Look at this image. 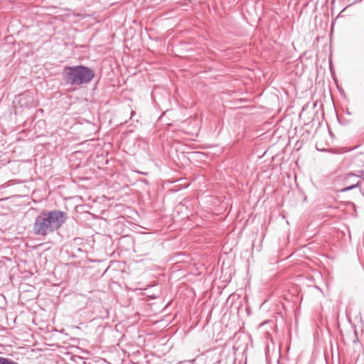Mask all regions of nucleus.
Masks as SVG:
<instances>
[{
    "label": "nucleus",
    "instance_id": "1",
    "mask_svg": "<svg viewBox=\"0 0 364 364\" xmlns=\"http://www.w3.org/2000/svg\"><path fill=\"white\" fill-rule=\"evenodd\" d=\"M66 213L54 210H43L38 215L33 225V231L36 235L46 236L58 230L67 220Z\"/></svg>",
    "mask_w": 364,
    "mask_h": 364
},
{
    "label": "nucleus",
    "instance_id": "2",
    "mask_svg": "<svg viewBox=\"0 0 364 364\" xmlns=\"http://www.w3.org/2000/svg\"><path fill=\"white\" fill-rule=\"evenodd\" d=\"M65 85L71 86L89 83L94 77L93 70L86 66H68L63 72Z\"/></svg>",
    "mask_w": 364,
    "mask_h": 364
},
{
    "label": "nucleus",
    "instance_id": "3",
    "mask_svg": "<svg viewBox=\"0 0 364 364\" xmlns=\"http://www.w3.org/2000/svg\"><path fill=\"white\" fill-rule=\"evenodd\" d=\"M341 180L343 186L341 191L346 192L358 188L359 176L350 173L342 176Z\"/></svg>",
    "mask_w": 364,
    "mask_h": 364
},
{
    "label": "nucleus",
    "instance_id": "4",
    "mask_svg": "<svg viewBox=\"0 0 364 364\" xmlns=\"http://www.w3.org/2000/svg\"><path fill=\"white\" fill-rule=\"evenodd\" d=\"M114 208H115V213H124L128 209V208L124 207L122 204H115Z\"/></svg>",
    "mask_w": 364,
    "mask_h": 364
},
{
    "label": "nucleus",
    "instance_id": "5",
    "mask_svg": "<svg viewBox=\"0 0 364 364\" xmlns=\"http://www.w3.org/2000/svg\"><path fill=\"white\" fill-rule=\"evenodd\" d=\"M0 364H18L11 359L0 357Z\"/></svg>",
    "mask_w": 364,
    "mask_h": 364
},
{
    "label": "nucleus",
    "instance_id": "6",
    "mask_svg": "<svg viewBox=\"0 0 364 364\" xmlns=\"http://www.w3.org/2000/svg\"><path fill=\"white\" fill-rule=\"evenodd\" d=\"M358 188H359L360 191L364 194V177L363 178L359 177Z\"/></svg>",
    "mask_w": 364,
    "mask_h": 364
},
{
    "label": "nucleus",
    "instance_id": "7",
    "mask_svg": "<svg viewBox=\"0 0 364 364\" xmlns=\"http://www.w3.org/2000/svg\"><path fill=\"white\" fill-rule=\"evenodd\" d=\"M134 114H135V112H134L133 110H132V111L130 112V115H131V116H130V119H132V117H133V116H134Z\"/></svg>",
    "mask_w": 364,
    "mask_h": 364
},
{
    "label": "nucleus",
    "instance_id": "8",
    "mask_svg": "<svg viewBox=\"0 0 364 364\" xmlns=\"http://www.w3.org/2000/svg\"><path fill=\"white\" fill-rule=\"evenodd\" d=\"M124 218V214H122L119 216H118V218Z\"/></svg>",
    "mask_w": 364,
    "mask_h": 364
}]
</instances>
